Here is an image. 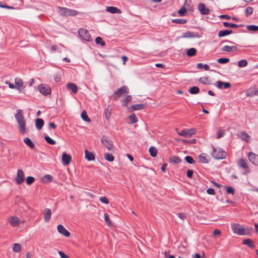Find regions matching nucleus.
I'll return each instance as SVG.
<instances>
[{"instance_id": "2f4dec72", "label": "nucleus", "mask_w": 258, "mask_h": 258, "mask_svg": "<svg viewBox=\"0 0 258 258\" xmlns=\"http://www.w3.org/2000/svg\"><path fill=\"white\" fill-rule=\"evenodd\" d=\"M112 110V108L109 105H108V107H107V108L105 109V118L107 119H109L110 115L111 114Z\"/></svg>"}, {"instance_id": "5701e85b", "label": "nucleus", "mask_w": 258, "mask_h": 258, "mask_svg": "<svg viewBox=\"0 0 258 258\" xmlns=\"http://www.w3.org/2000/svg\"><path fill=\"white\" fill-rule=\"evenodd\" d=\"M200 162L202 163H208L209 160L208 159L207 156L204 153H202L199 156Z\"/></svg>"}, {"instance_id": "e2e57ef3", "label": "nucleus", "mask_w": 258, "mask_h": 258, "mask_svg": "<svg viewBox=\"0 0 258 258\" xmlns=\"http://www.w3.org/2000/svg\"><path fill=\"white\" fill-rule=\"evenodd\" d=\"M224 134H225V133H224V131H218L217 133V138L219 139L222 138L224 136Z\"/></svg>"}, {"instance_id": "423d86ee", "label": "nucleus", "mask_w": 258, "mask_h": 258, "mask_svg": "<svg viewBox=\"0 0 258 258\" xmlns=\"http://www.w3.org/2000/svg\"><path fill=\"white\" fill-rule=\"evenodd\" d=\"M231 228L234 233L243 235L245 234V230L244 228L241 227V226L237 224H234L231 225Z\"/></svg>"}, {"instance_id": "7c9ffc66", "label": "nucleus", "mask_w": 258, "mask_h": 258, "mask_svg": "<svg viewBox=\"0 0 258 258\" xmlns=\"http://www.w3.org/2000/svg\"><path fill=\"white\" fill-rule=\"evenodd\" d=\"M199 82L203 84H209L210 85V80L209 79V77H203L199 79Z\"/></svg>"}, {"instance_id": "1a4fd4ad", "label": "nucleus", "mask_w": 258, "mask_h": 258, "mask_svg": "<svg viewBox=\"0 0 258 258\" xmlns=\"http://www.w3.org/2000/svg\"><path fill=\"white\" fill-rule=\"evenodd\" d=\"M38 89L42 94L45 96L49 95L51 93L50 88L47 86H44L43 84L40 85L38 87Z\"/></svg>"}, {"instance_id": "49530a36", "label": "nucleus", "mask_w": 258, "mask_h": 258, "mask_svg": "<svg viewBox=\"0 0 258 258\" xmlns=\"http://www.w3.org/2000/svg\"><path fill=\"white\" fill-rule=\"evenodd\" d=\"M199 91V88L196 86L192 87L189 90V92L191 94H198Z\"/></svg>"}, {"instance_id": "09e8293b", "label": "nucleus", "mask_w": 258, "mask_h": 258, "mask_svg": "<svg viewBox=\"0 0 258 258\" xmlns=\"http://www.w3.org/2000/svg\"><path fill=\"white\" fill-rule=\"evenodd\" d=\"M132 100V96L131 95H128L122 101V105L123 106H127V104L128 102H130Z\"/></svg>"}, {"instance_id": "bb28decb", "label": "nucleus", "mask_w": 258, "mask_h": 258, "mask_svg": "<svg viewBox=\"0 0 258 258\" xmlns=\"http://www.w3.org/2000/svg\"><path fill=\"white\" fill-rule=\"evenodd\" d=\"M145 106L146 105L144 104H138L132 105L131 108H132L133 110H138L144 109Z\"/></svg>"}, {"instance_id": "864d4df0", "label": "nucleus", "mask_w": 258, "mask_h": 258, "mask_svg": "<svg viewBox=\"0 0 258 258\" xmlns=\"http://www.w3.org/2000/svg\"><path fill=\"white\" fill-rule=\"evenodd\" d=\"M217 61L219 63L224 64L228 62L230 59L228 58H220Z\"/></svg>"}, {"instance_id": "6e6d98bb", "label": "nucleus", "mask_w": 258, "mask_h": 258, "mask_svg": "<svg viewBox=\"0 0 258 258\" xmlns=\"http://www.w3.org/2000/svg\"><path fill=\"white\" fill-rule=\"evenodd\" d=\"M186 9L184 6H183L181 9H180L178 10V13L179 14V15L183 16L186 13Z\"/></svg>"}, {"instance_id": "b1692460", "label": "nucleus", "mask_w": 258, "mask_h": 258, "mask_svg": "<svg viewBox=\"0 0 258 258\" xmlns=\"http://www.w3.org/2000/svg\"><path fill=\"white\" fill-rule=\"evenodd\" d=\"M10 223L14 227L17 226L19 224V219L17 217H12L10 218Z\"/></svg>"}, {"instance_id": "c03bdc74", "label": "nucleus", "mask_w": 258, "mask_h": 258, "mask_svg": "<svg viewBox=\"0 0 258 258\" xmlns=\"http://www.w3.org/2000/svg\"><path fill=\"white\" fill-rule=\"evenodd\" d=\"M44 139L46 141V142L50 145H53L56 144V142L54 140H52L50 137H49L48 136H45Z\"/></svg>"}, {"instance_id": "58836bf2", "label": "nucleus", "mask_w": 258, "mask_h": 258, "mask_svg": "<svg viewBox=\"0 0 258 258\" xmlns=\"http://www.w3.org/2000/svg\"><path fill=\"white\" fill-rule=\"evenodd\" d=\"M197 50L194 48H191L187 51L186 54L188 56L191 57L196 55Z\"/></svg>"}, {"instance_id": "2eb2a0df", "label": "nucleus", "mask_w": 258, "mask_h": 258, "mask_svg": "<svg viewBox=\"0 0 258 258\" xmlns=\"http://www.w3.org/2000/svg\"><path fill=\"white\" fill-rule=\"evenodd\" d=\"M44 221L45 222H48L50 221L51 216V212L50 209L46 208L44 210Z\"/></svg>"}, {"instance_id": "0e129e2a", "label": "nucleus", "mask_w": 258, "mask_h": 258, "mask_svg": "<svg viewBox=\"0 0 258 258\" xmlns=\"http://www.w3.org/2000/svg\"><path fill=\"white\" fill-rule=\"evenodd\" d=\"M207 192L209 195H214L215 194V190L212 188H209L207 189Z\"/></svg>"}, {"instance_id": "412c9836", "label": "nucleus", "mask_w": 258, "mask_h": 258, "mask_svg": "<svg viewBox=\"0 0 258 258\" xmlns=\"http://www.w3.org/2000/svg\"><path fill=\"white\" fill-rule=\"evenodd\" d=\"M44 120L41 118H37L35 121L36 127L38 130H41L44 125Z\"/></svg>"}, {"instance_id": "c85d7f7f", "label": "nucleus", "mask_w": 258, "mask_h": 258, "mask_svg": "<svg viewBox=\"0 0 258 258\" xmlns=\"http://www.w3.org/2000/svg\"><path fill=\"white\" fill-rule=\"evenodd\" d=\"M197 36L196 34L192 32L186 31L182 33L183 38H194Z\"/></svg>"}, {"instance_id": "bf43d9fd", "label": "nucleus", "mask_w": 258, "mask_h": 258, "mask_svg": "<svg viewBox=\"0 0 258 258\" xmlns=\"http://www.w3.org/2000/svg\"><path fill=\"white\" fill-rule=\"evenodd\" d=\"M104 220L108 226L111 225V221L110 220L109 215L107 213L104 214Z\"/></svg>"}, {"instance_id": "f8f14e48", "label": "nucleus", "mask_w": 258, "mask_h": 258, "mask_svg": "<svg viewBox=\"0 0 258 258\" xmlns=\"http://www.w3.org/2000/svg\"><path fill=\"white\" fill-rule=\"evenodd\" d=\"M246 95L248 97L258 96V89L254 88H250L246 91Z\"/></svg>"}, {"instance_id": "f704fd0d", "label": "nucleus", "mask_w": 258, "mask_h": 258, "mask_svg": "<svg viewBox=\"0 0 258 258\" xmlns=\"http://www.w3.org/2000/svg\"><path fill=\"white\" fill-rule=\"evenodd\" d=\"M149 152L150 153V155L153 157H156L157 156L158 152L157 150L156 149V148L152 146L149 148Z\"/></svg>"}, {"instance_id": "13d9d810", "label": "nucleus", "mask_w": 258, "mask_h": 258, "mask_svg": "<svg viewBox=\"0 0 258 258\" xmlns=\"http://www.w3.org/2000/svg\"><path fill=\"white\" fill-rule=\"evenodd\" d=\"M35 180V179L32 176H28L26 178V183L28 185L32 184Z\"/></svg>"}, {"instance_id": "c9c22d12", "label": "nucleus", "mask_w": 258, "mask_h": 258, "mask_svg": "<svg viewBox=\"0 0 258 258\" xmlns=\"http://www.w3.org/2000/svg\"><path fill=\"white\" fill-rule=\"evenodd\" d=\"M170 161L175 164H178L181 162V160L179 157L173 156L170 158Z\"/></svg>"}, {"instance_id": "37998d69", "label": "nucleus", "mask_w": 258, "mask_h": 258, "mask_svg": "<svg viewBox=\"0 0 258 258\" xmlns=\"http://www.w3.org/2000/svg\"><path fill=\"white\" fill-rule=\"evenodd\" d=\"M104 158L105 160L110 162L113 161L114 159L113 156L112 154H109L108 153H105L104 154Z\"/></svg>"}, {"instance_id": "ddd939ff", "label": "nucleus", "mask_w": 258, "mask_h": 258, "mask_svg": "<svg viewBox=\"0 0 258 258\" xmlns=\"http://www.w3.org/2000/svg\"><path fill=\"white\" fill-rule=\"evenodd\" d=\"M71 160V156L67 154L63 153L62 156V163L63 165H68L70 164Z\"/></svg>"}, {"instance_id": "79ce46f5", "label": "nucleus", "mask_w": 258, "mask_h": 258, "mask_svg": "<svg viewBox=\"0 0 258 258\" xmlns=\"http://www.w3.org/2000/svg\"><path fill=\"white\" fill-rule=\"evenodd\" d=\"M187 22V20L186 19H173L172 20V23H177L180 24H183L186 23Z\"/></svg>"}, {"instance_id": "a18cd8bd", "label": "nucleus", "mask_w": 258, "mask_h": 258, "mask_svg": "<svg viewBox=\"0 0 258 258\" xmlns=\"http://www.w3.org/2000/svg\"><path fill=\"white\" fill-rule=\"evenodd\" d=\"M78 12L74 10L68 9L67 16H75L78 14Z\"/></svg>"}, {"instance_id": "4be33fe9", "label": "nucleus", "mask_w": 258, "mask_h": 258, "mask_svg": "<svg viewBox=\"0 0 258 258\" xmlns=\"http://www.w3.org/2000/svg\"><path fill=\"white\" fill-rule=\"evenodd\" d=\"M233 33L232 30H224L219 31L218 34V36L219 37H222L228 35L229 34H231Z\"/></svg>"}, {"instance_id": "603ef678", "label": "nucleus", "mask_w": 258, "mask_h": 258, "mask_svg": "<svg viewBox=\"0 0 258 258\" xmlns=\"http://www.w3.org/2000/svg\"><path fill=\"white\" fill-rule=\"evenodd\" d=\"M95 42L98 44H100L103 46L105 45V42L103 40L102 38L100 37H97L95 39Z\"/></svg>"}, {"instance_id": "20e7f679", "label": "nucleus", "mask_w": 258, "mask_h": 258, "mask_svg": "<svg viewBox=\"0 0 258 258\" xmlns=\"http://www.w3.org/2000/svg\"><path fill=\"white\" fill-rule=\"evenodd\" d=\"M101 142L103 147L106 148L108 151H111L113 149V144L112 142L106 136L102 137Z\"/></svg>"}, {"instance_id": "a19ab883", "label": "nucleus", "mask_w": 258, "mask_h": 258, "mask_svg": "<svg viewBox=\"0 0 258 258\" xmlns=\"http://www.w3.org/2000/svg\"><path fill=\"white\" fill-rule=\"evenodd\" d=\"M253 9L252 7H248L245 10V16L248 17L253 13Z\"/></svg>"}, {"instance_id": "dca6fc26", "label": "nucleus", "mask_w": 258, "mask_h": 258, "mask_svg": "<svg viewBox=\"0 0 258 258\" xmlns=\"http://www.w3.org/2000/svg\"><path fill=\"white\" fill-rule=\"evenodd\" d=\"M106 10L107 12L111 14H120L121 13L120 9L116 7L112 6L107 7L106 9Z\"/></svg>"}, {"instance_id": "a878e982", "label": "nucleus", "mask_w": 258, "mask_h": 258, "mask_svg": "<svg viewBox=\"0 0 258 258\" xmlns=\"http://www.w3.org/2000/svg\"><path fill=\"white\" fill-rule=\"evenodd\" d=\"M242 244L247 245L250 248H253L255 245L250 239L247 238L243 240Z\"/></svg>"}, {"instance_id": "f257e3e1", "label": "nucleus", "mask_w": 258, "mask_h": 258, "mask_svg": "<svg viewBox=\"0 0 258 258\" xmlns=\"http://www.w3.org/2000/svg\"><path fill=\"white\" fill-rule=\"evenodd\" d=\"M16 120L17 121L19 126V132L22 134L26 133V121L22 114V110L18 109L15 115Z\"/></svg>"}, {"instance_id": "3c124183", "label": "nucleus", "mask_w": 258, "mask_h": 258, "mask_svg": "<svg viewBox=\"0 0 258 258\" xmlns=\"http://www.w3.org/2000/svg\"><path fill=\"white\" fill-rule=\"evenodd\" d=\"M248 64V62L245 59H242L238 61V66L240 68L246 67Z\"/></svg>"}, {"instance_id": "393cba45", "label": "nucleus", "mask_w": 258, "mask_h": 258, "mask_svg": "<svg viewBox=\"0 0 258 258\" xmlns=\"http://www.w3.org/2000/svg\"><path fill=\"white\" fill-rule=\"evenodd\" d=\"M239 138L242 140L248 142L250 136L244 132H241L239 135Z\"/></svg>"}, {"instance_id": "f03ea898", "label": "nucleus", "mask_w": 258, "mask_h": 258, "mask_svg": "<svg viewBox=\"0 0 258 258\" xmlns=\"http://www.w3.org/2000/svg\"><path fill=\"white\" fill-rule=\"evenodd\" d=\"M211 154L214 158L218 160L225 159L227 156L226 152L222 149L214 147H213V150Z\"/></svg>"}, {"instance_id": "9d476101", "label": "nucleus", "mask_w": 258, "mask_h": 258, "mask_svg": "<svg viewBox=\"0 0 258 258\" xmlns=\"http://www.w3.org/2000/svg\"><path fill=\"white\" fill-rule=\"evenodd\" d=\"M198 9L202 15H208L210 13L209 9L206 8L205 5L203 3L199 4Z\"/></svg>"}, {"instance_id": "39448f33", "label": "nucleus", "mask_w": 258, "mask_h": 258, "mask_svg": "<svg viewBox=\"0 0 258 258\" xmlns=\"http://www.w3.org/2000/svg\"><path fill=\"white\" fill-rule=\"evenodd\" d=\"M197 130L195 128H190L187 130H183L180 132H177V134L180 136L185 138H190L193 135L196 133Z\"/></svg>"}, {"instance_id": "de8ad7c7", "label": "nucleus", "mask_w": 258, "mask_h": 258, "mask_svg": "<svg viewBox=\"0 0 258 258\" xmlns=\"http://www.w3.org/2000/svg\"><path fill=\"white\" fill-rule=\"evenodd\" d=\"M81 117L85 121L90 122L91 121L85 111H83L81 113Z\"/></svg>"}, {"instance_id": "aec40b11", "label": "nucleus", "mask_w": 258, "mask_h": 258, "mask_svg": "<svg viewBox=\"0 0 258 258\" xmlns=\"http://www.w3.org/2000/svg\"><path fill=\"white\" fill-rule=\"evenodd\" d=\"M237 49V47L235 46H228L225 45L221 48V50L226 52H231L235 51Z\"/></svg>"}, {"instance_id": "473e14b6", "label": "nucleus", "mask_w": 258, "mask_h": 258, "mask_svg": "<svg viewBox=\"0 0 258 258\" xmlns=\"http://www.w3.org/2000/svg\"><path fill=\"white\" fill-rule=\"evenodd\" d=\"M223 26L225 27H226V28H228V27H230V28H237V27H238L239 26H243L242 25H237L236 24L230 23L227 22H223Z\"/></svg>"}, {"instance_id": "a211bd4d", "label": "nucleus", "mask_w": 258, "mask_h": 258, "mask_svg": "<svg viewBox=\"0 0 258 258\" xmlns=\"http://www.w3.org/2000/svg\"><path fill=\"white\" fill-rule=\"evenodd\" d=\"M67 88L71 90L73 93H76L78 91V87L77 85L72 83H69L67 84Z\"/></svg>"}, {"instance_id": "f3484780", "label": "nucleus", "mask_w": 258, "mask_h": 258, "mask_svg": "<svg viewBox=\"0 0 258 258\" xmlns=\"http://www.w3.org/2000/svg\"><path fill=\"white\" fill-rule=\"evenodd\" d=\"M85 158L88 161H93L95 159L94 154L90 152H89L87 149L85 150Z\"/></svg>"}, {"instance_id": "4468645a", "label": "nucleus", "mask_w": 258, "mask_h": 258, "mask_svg": "<svg viewBox=\"0 0 258 258\" xmlns=\"http://www.w3.org/2000/svg\"><path fill=\"white\" fill-rule=\"evenodd\" d=\"M57 231L59 233L66 237H69L70 235V233L62 225H58L57 226Z\"/></svg>"}, {"instance_id": "9b49d317", "label": "nucleus", "mask_w": 258, "mask_h": 258, "mask_svg": "<svg viewBox=\"0 0 258 258\" xmlns=\"http://www.w3.org/2000/svg\"><path fill=\"white\" fill-rule=\"evenodd\" d=\"M249 160L255 165H258V155L252 152H249L248 154Z\"/></svg>"}, {"instance_id": "6e6552de", "label": "nucleus", "mask_w": 258, "mask_h": 258, "mask_svg": "<svg viewBox=\"0 0 258 258\" xmlns=\"http://www.w3.org/2000/svg\"><path fill=\"white\" fill-rule=\"evenodd\" d=\"M25 180V175L22 169L17 170V176L15 178V181L18 184L22 183Z\"/></svg>"}, {"instance_id": "0eeeda50", "label": "nucleus", "mask_w": 258, "mask_h": 258, "mask_svg": "<svg viewBox=\"0 0 258 258\" xmlns=\"http://www.w3.org/2000/svg\"><path fill=\"white\" fill-rule=\"evenodd\" d=\"M78 34L81 38L86 41H90L92 40V38L88 31L85 29H79L78 30Z\"/></svg>"}, {"instance_id": "4c0bfd02", "label": "nucleus", "mask_w": 258, "mask_h": 258, "mask_svg": "<svg viewBox=\"0 0 258 258\" xmlns=\"http://www.w3.org/2000/svg\"><path fill=\"white\" fill-rule=\"evenodd\" d=\"M130 123L134 124L138 121V118L135 113H132L129 116Z\"/></svg>"}, {"instance_id": "69168bd1", "label": "nucleus", "mask_w": 258, "mask_h": 258, "mask_svg": "<svg viewBox=\"0 0 258 258\" xmlns=\"http://www.w3.org/2000/svg\"><path fill=\"white\" fill-rule=\"evenodd\" d=\"M224 82L221 81H218L217 82V87L218 89H222V87L223 86Z\"/></svg>"}, {"instance_id": "8fccbe9b", "label": "nucleus", "mask_w": 258, "mask_h": 258, "mask_svg": "<svg viewBox=\"0 0 258 258\" xmlns=\"http://www.w3.org/2000/svg\"><path fill=\"white\" fill-rule=\"evenodd\" d=\"M13 250L16 252H19L21 250V246L20 244L15 243L13 247Z\"/></svg>"}, {"instance_id": "7ed1b4c3", "label": "nucleus", "mask_w": 258, "mask_h": 258, "mask_svg": "<svg viewBox=\"0 0 258 258\" xmlns=\"http://www.w3.org/2000/svg\"><path fill=\"white\" fill-rule=\"evenodd\" d=\"M129 93V89L126 86H122L118 89L114 93L113 99L117 100L120 97L124 94H128Z\"/></svg>"}, {"instance_id": "4d7b16f0", "label": "nucleus", "mask_w": 258, "mask_h": 258, "mask_svg": "<svg viewBox=\"0 0 258 258\" xmlns=\"http://www.w3.org/2000/svg\"><path fill=\"white\" fill-rule=\"evenodd\" d=\"M185 160L189 164H194L195 161L191 156H187L184 158Z\"/></svg>"}, {"instance_id": "ea45409f", "label": "nucleus", "mask_w": 258, "mask_h": 258, "mask_svg": "<svg viewBox=\"0 0 258 258\" xmlns=\"http://www.w3.org/2000/svg\"><path fill=\"white\" fill-rule=\"evenodd\" d=\"M247 30L252 32H256L258 31V26L254 25H250L246 26Z\"/></svg>"}, {"instance_id": "e433bc0d", "label": "nucleus", "mask_w": 258, "mask_h": 258, "mask_svg": "<svg viewBox=\"0 0 258 258\" xmlns=\"http://www.w3.org/2000/svg\"><path fill=\"white\" fill-rule=\"evenodd\" d=\"M197 68L198 69H204L206 71L209 70L210 67L207 64H203L202 63H198L197 64Z\"/></svg>"}, {"instance_id": "72a5a7b5", "label": "nucleus", "mask_w": 258, "mask_h": 258, "mask_svg": "<svg viewBox=\"0 0 258 258\" xmlns=\"http://www.w3.org/2000/svg\"><path fill=\"white\" fill-rule=\"evenodd\" d=\"M57 9L58 10V12L60 15L67 16L68 8L61 7H58Z\"/></svg>"}, {"instance_id": "c756f323", "label": "nucleus", "mask_w": 258, "mask_h": 258, "mask_svg": "<svg viewBox=\"0 0 258 258\" xmlns=\"http://www.w3.org/2000/svg\"><path fill=\"white\" fill-rule=\"evenodd\" d=\"M24 142L31 149H33L35 147L34 144L31 141L30 139L26 137L24 139Z\"/></svg>"}, {"instance_id": "cd10ccee", "label": "nucleus", "mask_w": 258, "mask_h": 258, "mask_svg": "<svg viewBox=\"0 0 258 258\" xmlns=\"http://www.w3.org/2000/svg\"><path fill=\"white\" fill-rule=\"evenodd\" d=\"M15 82L16 84V86H15V88L21 92L20 90V88L23 86V82L21 79L16 78L15 80Z\"/></svg>"}, {"instance_id": "6ab92c4d", "label": "nucleus", "mask_w": 258, "mask_h": 258, "mask_svg": "<svg viewBox=\"0 0 258 258\" xmlns=\"http://www.w3.org/2000/svg\"><path fill=\"white\" fill-rule=\"evenodd\" d=\"M237 164L239 167L244 169L245 170H248V169L247 164L246 161L243 159H240L239 160Z\"/></svg>"}, {"instance_id": "774afa93", "label": "nucleus", "mask_w": 258, "mask_h": 258, "mask_svg": "<svg viewBox=\"0 0 258 258\" xmlns=\"http://www.w3.org/2000/svg\"><path fill=\"white\" fill-rule=\"evenodd\" d=\"M193 175V171L192 170L188 169L186 173V175L189 178H191Z\"/></svg>"}, {"instance_id": "338daca9", "label": "nucleus", "mask_w": 258, "mask_h": 258, "mask_svg": "<svg viewBox=\"0 0 258 258\" xmlns=\"http://www.w3.org/2000/svg\"><path fill=\"white\" fill-rule=\"evenodd\" d=\"M58 254L61 257V258H69V256L66 255L62 251H58Z\"/></svg>"}, {"instance_id": "680f3d73", "label": "nucleus", "mask_w": 258, "mask_h": 258, "mask_svg": "<svg viewBox=\"0 0 258 258\" xmlns=\"http://www.w3.org/2000/svg\"><path fill=\"white\" fill-rule=\"evenodd\" d=\"M99 200L102 203L106 204H107L109 203L108 200L105 197H101Z\"/></svg>"}, {"instance_id": "052dcab7", "label": "nucleus", "mask_w": 258, "mask_h": 258, "mask_svg": "<svg viewBox=\"0 0 258 258\" xmlns=\"http://www.w3.org/2000/svg\"><path fill=\"white\" fill-rule=\"evenodd\" d=\"M226 191L228 194L232 195H234L235 193V189L233 187L230 186H229L227 188Z\"/></svg>"}, {"instance_id": "5fc2aeb1", "label": "nucleus", "mask_w": 258, "mask_h": 258, "mask_svg": "<svg viewBox=\"0 0 258 258\" xmlns=\"http://www.w3.org/2000/svg\"><path fill=\"white\" fill-rule=\"evenodd\" d=\"M181 141L182 143H184L192 144H195L196 143V139H191V140L182 139L181 140Z\"/></svg>"}]
</instances>
